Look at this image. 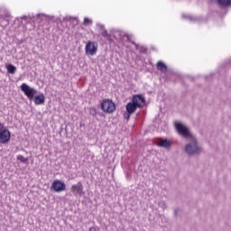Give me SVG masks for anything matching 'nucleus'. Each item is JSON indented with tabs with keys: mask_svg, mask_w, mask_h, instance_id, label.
<instances>
[{
	"mask_svg": "<svg viewBox=\"0 0 231 231\" xmlns=\"http://www.w3.org/2000/svg\"><path fill=\"white\" fill-rule=\"evenodd\" d=\"M188 142L189 143L185 145L184 152H186L188 156H199L203 148L199 146V142H198L196 135L190 137Z\"/></svg>",
	"mask_w": 231,
	"mask_h": 231,
	"instance_id": "f257e3e1",
	"label": "nucleus"
},
{
	"mask_svg": "<svg viewBox=\"0 0 231 231\" xmlns=\"http://www.w3.org/2000/svg\"><path fill=\"white\" fill-rule=\"evenodd\" d=\"M145 106V97L142 95H135L132 97V101L125 106L126 112L133 115L138 107L142 109Z\"/></svg>",
	"mask_w": 231,
	"mask_h": 231,
	"instance_id": "f03ea898",
	"label": "nucleus"
},
{
	"mask_svg": "<svg viewBox=\"0 0 231 231\" xmlns=\"http://www.w3.org/2000/svg\"><path fill=\"white\" fill-rule=\"evenodd\" d=\"M174 127L178 134H180V136H181L185 140H189V138H192L194 136L193 133L190 132L189 126L185 125L183 123L175 122Z\"/></svg>",
	"mask_w": 231,
	"mask_h": 231,
	"instance_id": "7ed1b4c3",
	"label": "nucleus"
},
{
	"mask_svg": "<svg viewBox=\"0 0 231 231\" xmlns=\"http://www.w3.org/2000/svg\"><path fill=\"white\" fill-rule=\"evenodd\" d=\"M101 109L102 111H104V113H115L116 109V105L115 104V102H113V100L105 99L101 103Z\"/></svg>",
	"mask_w": 231,
	"mask_h": 231,
	"instance_id": "20e7f679",
	"label": "nucleus"
},
{
	"mask_svg": "<svg viewBox=\"0 0 231 231\" xmlns=\"http://www.w3.org/2000/svg\"><path fill=\"white\" fill-rule=\"evenodd\" d=\"M23 93H24L25 97L29 98V100H33L35 95H37V89L31 88L26 83H23L20 87Z\"/></svg>",
	"mask_w": 231,
	"mask_h": 231,
	"instance_id": "39448f33",
	"label": "nucleus"
},
{
	"mask_svg": "<svg viewBox=\"0 0 231 231\" xmlns=\"http://www.w3.org/2000/svg\"><path fill=\"white\" fill-rule=\"evenodd\" d=\"M97 51H98V43L96 42H88L85 47L86 55H97Z\"/></svg>",
	"mask_w": 231,
	"mask_h": 231,
	"instance_id": "423d86ee",
	"label": "nucleus"
},
{
	"mask_svg": "<svg viewBox=\"0 0 231 231\" xmlns=\"http://www.w3.org/2000/svg\"><path fill=\"white\" fill-rule=\"evenodd\" d=\"M10 138H12V134L8 129L5 128V125H3V127H0V143H8Z\"/></svg>",
	"mask_w": 231,
	"mask_h": 231,
	"instance_id": "0eeeda50",
	"label": "nucleus"
},
{
	"mask_svg": "<svg viewBox=\"0 0 231 231\" xmlns=\"http://www.w3.org/2000/svg\"><path fill=\"white\" fill-rule=\"evenodd\" d=\"M51 189L55 192H64L66 190V184L59 180L52 182Z\"/></svg>",
	"mask_w": 231,
	"mask_h": 231,
	"instance_id": "6e6552de",
	"label": "nucleus"
},
{
	"mask_svg": "<svg viewBox=\"0 0 231 231\" xmlns=\"http://www.w3.org/2000/svg\"><path fill=\"white\" fill-rule=\"evenodd\" d=\"M70 192L74 194V196H82L84 194V186L82 182L79 181L77 184H74L70 187Z\"/></svg>",
	"mask_w": 231,
	"mask_h": 231,
	"instance_id": "1a4fd4ad",
	"label": "nucleus"
},
{
	"mask_svg": "<svg viewBox=\"0 0 231 231\" xmlns=\"http://www.w3.org/2000/svg\"><path fill=\"white\" fill-rule=\"evenodd\" d=\"M156 145H158L159 147H163V149H171V145H172V143H171L167 139L159 138L156 141Z\"/></svg>",
	"mask_w": 231,
	"mask_h": 231,
	"instance_id": "9d476101",
	"label": "nucleus"
},
{
	"mask_svg": "<svg viewBox=\"0 0 231 231\" xmlns=\"http://www.w3.org/2000/svg\"><path fill=\"white\" fill-rule=\"evenodd\" d=\"M32 100H34L36 106H41L44 104L46 98L44 97V94L40 93L38 96H34Z\"/></svg>",
	"mask_w": 231,
	"mask_h": 231,
	"instance_id": "9b49d317",
	"label": "nucleus"
},
{
	"mask_svg": "<svg viewBox=\"0 0 231 231\" xmlns=\"http://www.w3.org/2000/svg\"><path fill=\"white\" fill-rule=\"evenodd\" d=\"M217 5L221 6V8H228L231 6V0H216Z\"/></svg>",
	"mask_w": 231,
	"mask_h": 231,
	"instance_id": "f8f14e48",
	"label": "nucleus"
},
{
	"mask_svg": "<svg viewBox=\"0 0 231 231\" xmlns=\"http://www.w3.org/2000/svg\"><path fill=\"white\" fill-rule=\"evenodd\" d=\"M156 69L162 73H167V65L163 61H158L156 64Z\"/></svg>",
	"mask_w": 231,
	"mask_h": 231,
	"instance_id": "ddd939ff",
	"label": "nucleus"
},
{
	"mask_svg": "<svg viewBox=\"0 0 231 231\" xmlns=\"http://www.w3.org/2000/svg\"><path fill=\"white\" fill-rule=\"evenodd\" d=\"M7 72L14 75L17 71V68L12 64L6 66Z\"/></svg>",
	"mask_w": 231,
	"mask_h": 231,
	"instance_id": "4468645a",
	"label": "nucleus"
},
{
	"mask_svg": "<svg viewBox=\"0 0 231 231\" xmlns=\"http://www.w3.org/2000/svg\"><path fill=\"white\" fill-rule=\"evenodd\" d=\"M123 37H126L128 42H131L134 46H135L136 50H138V44L131 40V35L128 33L123 32Z\"/></svg>",
	"mask_w": 231,
	"mask_h": 231,
	"instance_id": "2eb2a0df",
	"label": "nucleus"
},
{
	"mask_svg": "<svg viewBox=\"0 0 231 231\" xmlns=\"http://www.w3.org/2000/svg\"><path fill=\"white\" fill-rule=\"evenodd\" d=\"M99 26H100V29L103 30V32H101L102 37H105L106 39H109L110 36H109V33H107V30H106L104 28V25L102 24H100Z\"/></svg>",
	"mask_w": 231,
	"mask_h": 231,
	"instance_id": "dca6fc26",
	"label": "nucleus"
},
{
	"mask_svg": "<svg viewBox=\"0 0 231 231\" xmlns=\"http://www.w3.org/2000/svg\"><path fill=\"white\" fill-rule=\"evenodd\" d=\"M16 160H18L22 163H28V158H24V156L23 155H17Z\"/></svg>",
	"mask_w": 231,
	"mask_h": 231,
	"instance_id": "f3484780",
	"label": "nucleus"
},
{
	"mask_svg": "<svg viewBox=\"0 0 231 231\" xmlns=\"http://www.w3.org/2000/svg\"><path fill=\"white\" fill-rule=\"evenodd\" d=\"M97 114H98V112L97 111V109L95 107L89 108V115H91V116H97Z\"/></svg>",
	"mask_w": 231,
	"mask_h": 231,
	"instance_id": "a211bd4d",
	"label": "nucleus"
},
{
	"mask_svg": "<svg viewBox=\"0 0 231 231\" xmlns=\"http://www.w3.org/2000/svg\"><path fill=\"white\" fill-rule=\"evenodd\" d=\"M131 115L133 114H129V112L126 111V113L124 114L125 120L129 121L131 119Z\"/></svg>",
	"mask_w": 231,
	"mask_h": 231,
	"instance_id": "6ab92c4d",
	"label": "nucleus"
},
{
	"mask_svg": "<svg viewBox=\"0 0 231 231\" xmlns=\"http://www.w3.org/2000/svg\"><path fill=\"white\" fill-rule=\"evenodd\" d=\"M84 24H86V25L93 24V22L91 20H89V18H85L84 19Z\"/></svg>",
	"mask_w": 231,
	"mask_h": 231,
	"instance_id": "aec40b11",
	"label": "nucleus"
},
{
	"mask_svg": "<svg viewBox=\"0 0 231 231\" xmlns=\"http://www.w3.org/2000/svg\"><path fill=\"white\" fill-rule=\"evenodd\" d=\"M174 214H175V216H180V214H181V209H180V208L175 209Z\"/></svg>",
	"mask_w": 231,
	"mask_h": 231,
	"instance_id": "412c9836",
	"label": "nucleus"
},
{
	"mask_svg": "<svg viewBox=\"0 0 231 231\" xmlns=\"http://www.w3.org/2000/svg\"><path fill=\"white\" fill-rule=\"evenodd\" d=\"M22 20H23V21H30V17H28V16H23V17H22Z\"/></svg>",
	"mask_w": 231,
	"mask_h": 231,
	"instance_id": "4be33fe9",
	"label": "nucleus"
},
{
	"mask_svg": "<svg viewBox=\"0 0 231 231\" xmlns=\"http://www.w3.org/2000/svg\"><path fill=\"white\" fill-rule=\"evenodd\" d=\"M89 231H98V228H97L96 226H92L89 228Z\"/></svg>",
	"mask_w": 231,
	"mask_h": 231,
	"instance_id": "5701e85b",
	"label": "nucleus"
},
{
	"mask_svg": "<svg viewBox=\"0 0 231 231\" xmlns=\"http://www.w3.org/2000/svg\"><path fill=\"white\" fill-rule=\"evenodd\" d=\"M182 17H184V19H189V21H192V17L191 16H186L185 14L182 15Z\"/></svg>",
	"mask_w": 231,
	"mask_h": 231,
	"instance_id": "b1692460",
	"label": "nucleus"
},
{
	"mask_svg": "<svg viewBox=\"0 0 231 231\" xmlns=\"http://www.w3.org/2000/svg\"><path fill=\"white\" fill-rule=\"evenodd\" d=\"M141 51H142L143 53H145V51H147V50H146L145 48H143V47H141Z\"/></svg>",
	"mask_w": 231,
	"mask_h": 231,
	"instance_id": "393cba45",
	"label": "nucleus"
},
{
	"mask_svg": "<svg viewBox=\"0 0 231 231\" xmlns=\"http://www.w3.org/2000/svg\"><path fill=\"white\" fill-rule=\"evenodd\" d=\"M37 17H44V14H37Z\"/></svg>",
	"mask_w": 231,
	"mask_h": 231,
	"instance_id": "a878e982",
	"label": "nucleus"
},
{
	"mask_svg": "<svg viewBox=\"0 0 231 231\" xmlns=\"http://www.w3.org/2000/svg\"><path fill=\"white\" fill-rule=\"evenodd\" d=\"M0 127H3V123L0 122Z\"/></svg>",
	"mask_w": 231,
	"mask_h": 231,
	"instance_id": "bb28decb",
	"label": "nucleus"
},
{
	"mask_svg": "<svg viewBox=\"0 0 231 231\" xmlns=\"http://www.w3.org/2000/svg\"><path fill=\"white\" fill-rule=\"evenodd\" d=\"M174 77H175V79H176V78L178 77V74L175 73V74H174Z\"/></svg>",
	"mask_w": 231,
	"mask_h": 231,
	"instance_id": "cd10ccee",
	"label": "nucleus"
}]
</instances>
